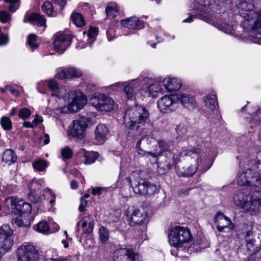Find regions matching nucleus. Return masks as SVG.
<instances>
[{
  "instance_id": "36",
  "label": "nucleus",
  "mask_w": 261,
  "mask_h": 261,
  "mask_svg": "<svg viewBox=\"0 0 261 261\" xmlns=\"http://www.w3.org/2000/svg\"><path fill=\"white\" fill-rule=\"evenodd\" d=\"M119 8L115 3H109L106 8V13L108 17L114 18L118 14Z\"/></svg>"
},
{
  "instance_id": "16",
  "label": "nucleus",
  "mask_w": 261,
  "mask_h": 261,
  "mask_svg": "<svg viewBox=\"0 0 261 261\" xmlns=\"http://www.w3.org/2000/svg\"><path fill=\"white\" fill-rule=\"evenodd\" d=\"M245 211L251 215H257L261 213V192L254 191L251 195Z\"/></svg>"
},
{
  "instance_id": "43",
  "label": "nucleus",
  "mask_w": 261,
  "mask_h": 261,
  "mask_svg": "<svg viewBox=\"0 0 261 261\" xmlns=\"http://www.w3.org/2000/svg\"><path fill=\"white\" fill-rule=\"evenodd\" d=\"M1 125L5 130H10L12 127V123L11 119L6 116H3L0 121Z\"/></svg>"
},
{
  "instance_id": "54",
  "label": "nucleus",
  "mask_w": 261,
  "mask_h": 261,
  "mask_svg": "<svg viewBox=\"0 0 261 261\" xmlns=\"http://www.w3.org/2000/svg\"><path fill=\"white\" fill-rule=\"evenodd\" d=\"M20 213H30L32 210L31 205L29 203L25 202L23 201L22 204L20 205Z\"/></svg>"
},
{
  "instance_id": "48",
  "label": "nucleus",
  "mask_w": 261,
  "mask_h": 261,
  "mask_svg": "<svg viewBox=\"0 0 261 261\" xmlns=\"http://www.w3.org/2000/svg\"><path fill=\"white\" fill-rule=\"evenodd\" d=\"M36 185L40 186L41 187L45 185V181L43 178L37 179L34 178L32 180L31 183L30 185V188L32 191H35V189L34 188Z\"/></svg>"
},
{
  "instance_id": "60",
  "label": "nucleus",
  "mask_w": 261,
  "mask_h": 261,
  "mask_svg": "<svg viewBox=\"0 0 261 261\" xmlns=\"http://www.w3.org/2000/svg\"><path fill=\"white\" fill-rule=\"evenodd\" d=\"M104 190V188L102 187H96L93 188L92 190V194L93 195H100L102 191Z\"/></svg>"
},
{
  "instance_id": "61",
  "label": "nucleus",
  "mask_w": 261,
  "mask_h": 261,
  "mask_svg": "<svg viewBox=\"0 0 261 261\" xmlns=\"http://www.w3.org/2000/svg\"><path fill=\"white\" fill-rule=\"evenodd\" d=\"M55 3L58 5L61 10H62L63 7L66 4V0H54Z\"/></svg>"
},
{
  "instance_id": "50",
  "label": "nucleus",
  "mask_w": 261,
  "mask_h": 261,
  "mask_svg": "<svg viewBox=\"0 0 261 261\" xmlns=\"http://www.w3.org/2000/svg\"><path fill=\"white\" fill-rule=\"evenodd\" d=\"M11 20L10 14L6 11H0V21L3 23L9 22Z\"/></svg>"
},
{
  "instance_id": "18",
  "label": "nucleus",
  "mask_w": 261,
  "mask_h": 261,
  "mask_svg": "<svg viewBox=\"0 0 261 261\" xmlns=\"http://www.w3.org/2000/svg\"><path fill=\"white\" fill-rule=\"evenodd\" d=\"M87 126V124L84 120H74L68 128V133L72 137L82 139L85 136Z\"/></svg>"
},
{
  "instance_id": "64",
  "label": "nucleus",
  "mask_w": 261,
  "mask_h": 261,
  "mask_svg": "<svg viewBox=\"0 0 261 261\" xmlns=\"http://www.w3.org/2000/svg\"><path fill=\"white\" fill-rule=\"evenodd\" d=\"M70 187L72 189H76L78 187V183L75 180H72L70 182Z\"/></svg>"
},
{
  "instance_id": "39",
  "label": "nucleus",
  "mask_w": 261,
  "mask_h": 261,
  "mask_svg": "<svg viewBox=\"0 0 261 261\" xmlns=\"http://www.w3.org/2000/svg\"><path fill=\"white\" fill-rule=\"evenodd\" d=\"M47 162L42 159H38L33 163V167L38 171H43L47 167Z\"/></svg>"
},
{
  "instance_id": "57",
  "label": "nucleus",
  "mask_w": 261,
  "mask_h": 261,
  "mask_svg": "<svg viewBox=\"0 0 261 261\" xmlns=\"http://www.w3.org/2000/svg\"><path fill=\"white\" fill-rule=\"evenodd\" d=\"M165 36V34L164 31L161 29H159L155 36L158 42L163 41Z\"/></svg>"
},
{
  "instance_id": "27",
  "label": "nucleus",
  "mask_w": 261,
  "mask_h": 261,
  "mask_svg": "<svg viewBox=\"0 0 261 261\" xmlns=\"http://www.w3.org/2000/svg\"><path fill=\"white\" fill-rule=\"evenodd\" d=\"M81 72L73 67L61 69L56 74V77L60 79L79 77L81 76Z\"/></svg>"
},
{
  "instance_id": "59",
  "label": "nucleus",
  "mask_w": 261,
  "mask_h": 261,
  "mask_svg": "<svg viewBox=\"0 0 261 261\" xmlns=\"http://www.w3.org/2000/svg\"><path fill=\"white\" fill-rule=\"evenodd\" d=\"M86 205L87 201L83 197H81L80 204L79 207V211L81 212L85 211Z\"/></svg>"
},
{
  "instance_id": "11",
  "label": "nucleus",
  "mask_w": 261,
  "mask_h": 261,
  "mask_svg": "<svg viewBox=\"0 0 261 261\" xmlns=\"http://www.w3.org/2000/svg\"><path fill=\"white\" fill-rule=\"evenodd\" d=\"M243 28L250 29L249 39L253 43L261 45V13L254 14L253 18L245 20Z\"/></svg>"
},
{
  "instance_id": "53",
  "label": "nucleus",
  "mask_w": 261,
  "mask_h": 261,
  "mask_svg": "<svg viewBox=\"0 0 261 261\" xmlns=\"http://www.w3.org/2000/svg\"><path fill=\"white\" fill-rule=\"evenodd\" d=\"M47 81H40L37 84V89L41 93H45L47 88Z\"/></svg>"
},
{
  "instance_id": "5",
  "label": "nucleus",
  "mask_w": 261,
  "mask_h": 261,
  "mask_svg": "<svg viewBox=\"0 0 261 261\" xmlns=\"http://www.w3.org/2000/svg\"><path fill=\"white\" fill-rule=\"evenodd\" d=\"M63 98L68 103L60 108L62 113L77 112L84 108L87 101L85 95L80 90L70 91L65 94Z\"/></svg>"
},
{
  "instance_id": "63",
  "label": "nucleus",
  "mask_w": 261,
  "mask_h": 261,
  "mask_svg": "<svg viewBox=\"0 0 261 261\" xmlns=\"http://www.w3.org/2000/svg\"><path fill=\"white\" fill-rule=\"evenodd\" d=\"M112 33L113 31L112 30H109L107 31V38L109 41L112 40L114 38Z\"/></svg>"
},
{
  "instance_id": "45",
  "label": "nucleus",
  "mask_w": 261,
  "mask_h": 261,
  "mask_svg": "<svg viewBox=\"0 0 261 261\" xmlns=\"http://www.w3.org/2000/svg\"><path fill=\"white\" fill-rule=\"evenodd\" d=\"M42 8L43 11L48 16H53V6L51 3L48 1L45 2L42 6Z\"/></svg>"
},
{
  "instance_id": "19",
  "label": "nucleus",
  "mask_w": 261,
  "mask_h": 261,
  "mask_svg": "<svg viewBox=\"0 0 261 261\" xmlns=\"http://www.w3.org/2000/svg\"><path fill=\"white\" fill-rule=\"evenodd\" d=\"M239 15L244 19L241 23V25L243 27V22L247 20H249L253 18L254 14H260V12H256L253 11L254 5L246 1H240L237 5Z\"/></svg>"
},
{
  "instance_id": "9",
  "label": "nucleus",
  "mask_w": 261,
  "mask_h": 261,
  "mask_svg": "<svg viewBox=\"0 0 261 261\" xmlns=\"http://www.w3.org/2000/svg\"><path fill=\"white\" fill-rule=\"evenodd\" d=\"M141 75L137 79L123 82H117L111 85V87L123 90L128 99L132 100L140 94L142 87Z\"/></svg>"
},
{
  "instance_id": "21",
  "label": "nucleus",
  "mask_w": 261,
  "mask_h": 261,
  "mask_svg": "<svg viewBox=\"0 0 261 261\" xmlns=\"http://www.w3.org/2000/svg\"><path fill=\"white\" fill-rule=\"evenodd\" d=\"M176 102V95H166L158 100V108L163 113H168L171 111Z\"/></svg>"
},
{
  "instance_id": "58",
  "label": "nucleus",
  "mask_w": 261,
  "mask_h": 261,
  "mask_svg": "<svg viewBox=\"0 0 261 261\" xmlns=\"http://www.w3.org/2000/svg\"><path fill=\"white\" fill-rule=\"evenodd\" d=\"M260 161H261V150L260 151H258L257 152L256 160L254 161L252 164L254 163L255 166H256V167L257 168H258L259 165H260L261 164ZM259 171H261V169L259 170Z\"/></svg>"
},
{
  "instance_id": "32",
  "label": "nucleus",
  "mask_w": 261,
  "mask_h": 261,
  "mask_svg": "<svg viewBox=\"0 0 261 261\" xmlns=\"http://www.w3.org/2000/svg\"><path fill=\"white\" fill-rule=\"evenodd\" d=\"M205 106L212 111L218 107L216 94L215 92L206 95L203 98Z\"/></svg>"
},
{
  "instance_id": "14",
  "label": "nucleus",
  "mask_w": 261,
  "mask_h": 261,
  "mask_svg": "<svg viewBox=\"0 0 261 261\" xmlns=\"http://www.w3.org/2000/svg\"><path fill=\"white\" fill-rule=\"evenodd\" d=\"M90 103L98 111L109 112L113 109L115 103L110 97L98 94L91 98Z\"/></svg>"
},
{
  "instance_id": "1",
  "label": "nucleus",
  "mask_w": 261,
  "mask_h": 261,
  "mask_svg": "<svg viewBox=\"0 0 261 261\" xmlns=\"http://www.w3.org/2000/svg\"><path fill=\"white\" fill-rule=\"evenodd\" d=\"M175 169L179 176H190L197 170L201 172L207 171L212 166V163L206 153L199 149L185 150L175 158Z\"/></svg>"
},
{
  "instance_id": "13",
  "label": "nucleus",
  "mask_w": 261,
  "mask_h": 261,
  "mask_svg": "<svg viewBox=\"0 0 261 261\" xmlns=\"http://www.w3.org/2000/svg\"><path fill=\"white\" fill-rule=\"evenodd\" d=\"M13 231L9 225L5 224L0 228V255L11 250L13 245Z\"/></svg>"
},
{
  "instance_id": "29",
  "label": "nucleus",
  "mask_w": 261,
  "mask_h": 261,
  "mask_svg": "<svg viewBox=\"0 0 261 261\" xmlns=\"http://www.w3.org/2000/svg\"><path fill=\"white\" fill-rule=\"evenodd\" d=\"M24 22H30L34 25L44 27L43 30L46 27V19L45 17L39 14L34 13L30 15H26L24 16Z\"/></svg>"
},
{
  "instance_id": "2",
  "label": "nucleus",
  "mask_w": 261,
  "mask_h": 261,
  "mask_svg": "<svg viewBox=\"0 0 261 261\" xmlns=\"http://www.w3.org/2000/svg\"><path fill=\"white\" fill-rule=\"evenodd\" d=\"M150 113L145 107L135 105L128 108L124 115V122L129 137L141 136L143 138L148 134L147 127L151 126Z\"/></svg>"
},
{
  "instance_id": "47",
  "label": "nucleus",
  "mask_w": 261,
  "mask_h": 261,
  "mask_svg": "<svg viewBox=\"0 0 261 261\" xmlns=\"http://www.w3.org/2000/svg\"><path fill=\"white\" fill-rule=\"evenodd\" d=\"M31 111L29 109L24 108L18 111V116L22 119H27L31 115Z\"/></svg>"
},
{
  "instance_id": "15",
  "label": "nucleus",
  "mask_w": 261,
  "mask_h": 261,
  "mask_svg": "<svg viewBox=\"0 0 261 261\" xmlns=\"http://www.w3.org/2000/svg\"><path fill=\"white\" fill-rule=\"evenodd\" d=\"M114 261H141L139 255L130 248H120L113 253Z\"/></svg>"
},
{
  "instance_id": "51",
  "label": "nucleus",
  "mask_w": 261,
  "mask_h": 261,
  "mask_svg": "<svg viewBox=\"0 0 261 261\" xmlns=\"http://www.w3.org/2000/svg\"><path fill=\"white\" fill-rule=\"evenodd\" d=\"M61 154L64 159H69L72 156V151L69 147H65L61 150Z\"/></svg>"
},
{
  "instance_id": "3",
  "label": "nucleus",
  "mask_w": 261,
  "mask_h": 261,
  "mask_svg": "<svg viewBox=\"0 0 261 261\" xmlns=\"http://www.w3.org/2000/svg\"><path fill=\"white\" fill-rule=\"evenodd\" d=\"M135 194L151 197L160 191L159 187L151 184L144 178H142L138 173L134 172L126 178Z\"/></svg>"
},
{
  "instance_id": "62",
  "label": "nucleus",
  "mask_w": 261,
  "mask_h": 261,
  "mask_svg": "<svg viewBox=\"0 0 261 261\" xmlns=\"http://www.w3.org/2000/svg\"><path fill=\"white\" fill-rule=\"evenodd\" d=\"M202 240H197L196 241V243H197V246H195V244H194V248L195 247V250H197L198 249H203L205 247V246H204L202 245Z\"/></svg>"
},
{
  "instance_id": "22",
  "label": "nucleus",
  "mask_w": 261,
  "mask_h": 261,
  "mask_svg": "<svg viewBox=\"0 0 261 261\" xmlns=\"http://www.w3.org/2000/svg\"><path fill=\"white\" fill-rule=\"evenodd\" d=\"M248 189V187H246L237 191L233 196L234 204L241 208L246 207V204L251 197V192Z\"/></svg>"
},
{
  "instance_id": "17",
  "label": "nucleus",
  "mask_w": 261,
  "mask_h": 261,
  "mask_svg": "<svg viewBox=\"0 0 261 261\" xmlns=\"http://www.w3.org/2000/svg\"><path fill=\"white\" fill-rule=\"evenodd\" d=\"M71 38L69 35L57 33L54 36L53 48L57 52L62 54L70 45Z\"/></svg>"
},
{
  "instance_id": "26",
  "label": "nucleus",
  "mask_w": 261,
  "mask_h": 261,
  "mask_svg": "<svg viewBox=\"0 0 261 261\" xmlns=\"http://www.w3.org/2000/svg\"><path fill=\"white\" fill-rule=\"evenodd\" d=\"M7 206L15 214H19L20 205L22 204L23 200L17 197L11 196L7 197L5 200Z\"/></svg>"
},
{
  "instance_id": "10",
  "label": "nucleus",
  "mask_w": 261,
  "mask_h": 261,
  "mask_svg": "<svg viewBox=\"0 0 261 261\" xmlns=\"http://www.w3.org/2000/svg\"><path fill=\"white\" fill-rule=\"evenodd\" d=\"M125 218L128 224L132 227L141 225L143 229L148 223L147 214L134 206H128L125 211Z\"/></svg>"
},
{
  "instance_id": "37",
  "label": "nucleus",
  "mask_w": 261,
  "mask_h": 261,
  "mask_svg": "<svg viewBox=\"0 0 261 261\" xmlns=\"http://www.w3.org/2000/svg\"><path fill=\"white\" fill-rule=\"evenodd\" d=\"M215 26L221 31L228 34H231L233 31V27L225 22L217 21Z\"/></svg>"
},
{
  "instance_id": "25",
  "label": "nucleus",
  "mask_w": 261,
  "mask_h": 261,
  "mask_svg": "<svg viewBox=\"0 0 261 261\" xmlns=\"http://www.w3.org/2000/svg\"><path fill=\"white\" fill-rule=\"evenodd\" d=\"M77 156L84 164H91L97 159L98 153L94 151H87L82 148L77 152Z\"/></svg>"
},
{
  "instance_id": "31",
  "label": "nucleus",
  "mask_w": 261,
  "mask_h": 261,
  "mask_svg": "<svg viewBox=\"0 0 261 261\" xmlns=\"http://www.w3.org/2000/svg\"><path fill=\"white\" fill-rule=\"evenodd\" d=\"M158 145L160 151L159 152L156 151L154 153H150V154L153 156L155 157L160 155H167L173 148V143L172 141L167 142L161 140L158 142Z\"/></svg>"
},
{
  "instance_id": "30",
  "label": "nucleus",
  "mask_w": 261,
  "mask_h": 261,
  "mask_svg": "<svg viewBox=\"0 0 261 261\" xmlns=\"http://www.w3.org/2000/svg\"><path fill=\"white\" fill-rule=\"evenodd\" d=\"M47 88L50 91L51 96H55L59 98H63L65 95V89L59 87L58 83L54 80L51 79L47 81Z\"/></svg>"
},
{
  "instance_id": "34",
  "label": "nucleus",
  "mask_w": 261,
  "mask_h": 261,
  "mask_svg": "<svg viewBox=\"0 0 261 261\" xmlns=\"http://www.w3.org/2000/svg\"><path fill=\"white\" fill-rule=\"evenodd\" d=\"M121 24L129 29H136L141 27V21L136 17H132L121 20Z\"/></svg>"
},
{
  "instance_id": "56",
  "label": "nucleus",
  "mask_w": 261,
  "mask_h": 261,
  "mask_svg": "<svg viewBox=\"0 0 261 261\" xmlns=\"http://www.w3.org/2000/svg\"><path fill=\"white\" fill-rule=\"evenodd\" d=\"M44 192L46 194H48V195H49L50 196V197H51V199L50 200L49 202H50V204L53 205L55 203V200H56L55 194L54 193H53V192L51 191V190L48 188H46L45 189Z\"/></svg>"
},
{
  "instance_id": "41",
  "label": "nucleus",
  "mask_w": 261,
  "mask_h": 261,
  "mask_svg": "<svg viewBox=\"0 0 261 261\" xmlns=\"http://www.w3.org/2000/svg\"><path fill=\"white\" fill-rule=\"evenodd\" d=\"M99 239L102 243H106L109 238L108 229L103 226H101L98 231Z\"/></svg>"
},
{
  "instance_id": "49",
  "label": "nucleus",
  "mask_w": 261,
  "mask_h": 261,
  "mask_svg": "<svg viewBox=\"0 0 261 261\" xmlns=\"http://www.w3.org/2000/svg\"><path fill=\"white\" fill-rule=\"evenodd\" d=\"M261 122V109H258L256 112L253 114L251 118V123L257 124Z\"/></svg>"
},
{
  "instance_id": "35",
  "label": "nucleus",
  "mask_w": 261,
  "mask_h": 261,
  "mask_svg": "<svg viewBox=\"0 0 261 261\" xmlns=\"http://www.w3.org/2000/svg\"><path fill=\"white\" fill-rule=\"evenodd\" d=\"M2 160L8 164H11L16 161L17 156L13 150L7 149L3 154Z\"/></svg>"
},
{
  "instance_id": "52",
  "label": "nucleus",
  "mask_w": 261,
  "mask_h": 261,
  "mask_svg": "<svg viewBox=\"0 0 261 261\" xmlns=\"http://www.w3.org/2000/svg\"><path fill=\"white\" fill-rule=\"evenodd\" d=\"M176 130L178 135L180 136L184 135L187 132V126L184 123H180L177 126Z\"/></svg>"
},
{
  "instance_id": "6",
  "label": "nucleus",
  "mask_w": 261,
  "mask_h": 261,
  "mask_svg": "<svg viewBox=\"0 0 261 261\" xmlns=\"http://www.w3.org/2000/svg\"><path fill=\"white\" fill-rule=\"evenodd\" d=\"M17 261H40L41 255L35 246L29 242L23 243L16 250ZM63 258H48L43 261H63Z\"/></svg>"
},
{
  "instance_id": "33",
  "label": "nucleus",
  "mask_w": 261,
  "mask_h": 261,
  "mask_svg": "<svg viewBox=\"0 0 261 261\" xmlns=\"http://www.w3.org/2000/svg\"><path fill=\"white\" fill-rule=\"evenodd\" d=\"M108 134V129L106 125L103 124H98L95 132V139L100 143H102L107 139V135Z\"/></svg>"
},
{
  "instance_id": "38",
  "label": "nucleus",
  "mask_w": 261,
  "mask_h": 261,
  "mask_svg": "<svg viewBox=\"0 0 261 261\" xmlns=\"http://www.w3.org/2000/svg\"><path fill=\"white\" fill-rule=\"evenodd\" d=\"M33 229L38 232L47 234L49 230L47 223L45 221H41L37 224L33 226Z\"/></svg>"
},
{
  "instance_id": "8",
  "label": "nucleus",
  "mask_w": 261,
  "mask_h": 261,
  "mask_svg": "<svg viewBox=\"0 0 261 261\" xmlns=\"http://www.w3.org/2000/svg\"><path fill=\"white\" fill-rule=\"evenodd\" d=\"M142 87L141 95L146 97H155L163 90V82L158 79L148 77L145 74H141Z\"/></svg>"
},
{
  "instance_id": "7",
  "label": "nucleus",
  "mask_w": 261,
  "mask_h": 261,
  "mask_svg": "<svg viewBox=\"0 0 261 261\" xmlns=\"http://www.w3.org/2000/svg\"><path fill=\"white\" fill-rule=\"evenodd\" d=\"M192 239L190 230L186 227L176 226L171 228L168 232L170 244L175 248H181Z\"/></svg>"
},
{
  "instance_id": "4",
  "label": "nucleus",
  "mask_w": 261,
  "mask_h": 261,
  "mask_svg": "<svg viewBox=\"0 0 261 261\" xmlns=\"http://www.w3.org/2000/svg\"><path fill=\"white\" fill-rule=\"evenodd\" d=\"M193 14L200 19L210 23V16L212 13L220 14L221 8L218 0H194Z\"/></svg>"
},
{
  "instance_id": "44",
  "label": "nucleus",
  "mask_w": 261,
  "mask_h": 261,
  "mask_svg": "<svg viewBox=\"0 0 261 261\" xmlns=\"http://www.w3.org/2000/svg\"><path fill=\"white\" fill-rule=\"evenodd\" d=\"M28 43L30 47L34 50L38 47L37 36L34 34H30L28 37Z\"/></svg>"
},
{
  "instance_id": "20",
  "label": "nucleus",
  "mask_w": 261,
  "mask_h": 261,
  "mask_svg": "<svg viewBox=\"0 0 261 261\" xmlns=\"http://www.w3.org/2000/svg\"><path fill=\"white\" fill-rule=\"evenodd\" d=\"M220 232H227L233 228V224L230 219L221 213H217L214 219Z\"/></svg>"
},
{
  "instance_id": "42",
  "label": "nucleus",
  "mask_w": 261,
  "mask_h": 261,
  "mask_svg": "<svg viewBox=\"0 0 261 261\" xmlns=\"http://www.w3.org/2000/svg\"><path fill=\"white\" fill-rule=\"evenodd\" d=\"M98 29L97 28L91 27L89 29L87 36L88 37V43L90 45L95 41Z\"/></svg>"
},
{
  "instance_id": "55",
  "label": "nucleus",
  "mask_w": 261,
  "mask_h": 261,
  "mask_svg": "<svg viewBox=\"0 0 261 261\" xmlns=\"http://www.w3.org/2000/svg\"><path fill=\"white\" fill-rule=\"evenodd\" d=\"M9 42V37L7 34H0V46L6 45Z\"/></svg>"
},
{
  "instance_id": "24",
  "label": "nucleus",
  "mask_w": 261,
  "mask_h": 261,
  "mask_svg": "<svg viewBox=\"0 0 261 261\" xmlns=\"http://www.w3.org/2000/svg\"><path fill=\"white\" fill-rule=\"evenodd\" d=\"M81 225L83 231L89 234L93 231L94 221L92 216H86L82 218L76 224V231H79V227Z\"/></svg>"
},
{
  "instance_id": "23",
  "label": "nucleus",
  "mask_w": 261,
  "mask_h": 261,
  "mask_svg": "<svg viewBox=\"0 0 261 261\" xmlns=\"http://www.w3.org/2000/svg\"><path fill=\"white\" fill-rule=\"evenodd\" d=\"M176 101H179L185 108L193 110L197 107L195 97L188 93H178L176 95Z\"/></svg>"
},
{
  "instance_id": "40",
  "label": "nucleus",
  "mask_w": 261,
  "mask_h": 261,
  "mask_svg": "<svg viewBox=\"0 0 261 261\" xmlns=\"http://www.w3.org/2000/svg\"><path fill=\"white\" fill-rule=\"evenodd\" d=\"M71 19L73 23L77 27H81L85 24V20L83 16L80 13H72Z\"/></svg>"
},
{
  "instance_id": "28",
  "label": "nucleus",
  "mask_w": 261,
  "mask_h": 261,
  "mask_svg": "<svg viewBox=\"0 0 261 261\" xmlns=\"http://www.w3.org/2000/svg\"><path fill=\"white\" fill-rule=\"evenodd\" d=\"M163 85L168 92H173L180 89L181 83L179 80L176 78L168 76L164 79Z\"/></svg>"
},
{
  "instance_id": "46",
  "label": "nucleus",
  "mask_w": 261,
  "mask_h": 261,
  "mask_svg": "<svg viewBox=\"0 0 261 261\" xmlns=\"http://www.w3.org/2000/svg\"><path fill=\"white\" fill-rule=\"evenodd\" d=\"M5 1L10 4L9 9L12 12H15L20 6V0H5Z\"/></svg>"
},
{
  "instance_id": "12",
  "label": "nucleus",
  "mask_w": 261,
  "mask_h": 261,
  "mask_svg": "<svg viewBox=\"0 0 261 261\" xmlns=\"http://www.w3.org/2000/svg\"><path fill=\"white\" fill-rule=\"evenodd\" d=\"M238 184L241 186L261 188V176L258 172L247 169L239 174L237 178Z\"/></svg>"
}]
</instances>
